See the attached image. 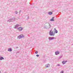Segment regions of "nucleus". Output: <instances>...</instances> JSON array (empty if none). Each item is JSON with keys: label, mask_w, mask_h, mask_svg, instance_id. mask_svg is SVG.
<instances>
[{"label": "nucleus", "mask_w": 73, "mask_h": 73, "mask_svg": "<svg viewBox=\"0 0 73 73\" xmlns=\"http://www.w3.org/2000/svg\"><path fill=\"white\" fill-rule=\"evenodd\" d=\"M52 31V30H51L49 32V35L50 36H54L55 34L54 33H53V31Z\"/></svg>", "instance_id": "f257e3e1"}, {"label": "nucleus", "mask_w": 73, "mask_h": 73, "mask_svg": "<svg viewBox=\"0 0 73 73\" xmlns=\"http://www.w3.org/2000/svg\"><path fill=\"white\" fill-rule=\"evenodd\" d=\"M15 19H16V18H13L12 19H9L7 21V22H8V21H9V23H10V22H12L13 21H15Z\"/></svg>", "instance_id": "f03ea898"}, {"label": "nucleus", "mask_w": 73, "mask_h": 73, "mask_svg": "<svg viewBox=\"0 0 73 73\" xmlns=\"http://www.w3.org/2000/svg\"><path fill=\"white\" fill-rule=\"evenodd\" d=\"M23 37H24V35L23 34L20 35L19 36L17 37L18 38H19V39H20V38H23Z\"/></svg>", "instance_id": "7ed1b4c3"}, {"label": "nucleus", "mask_w": 73, "mask_h": 73, "mask_svg": "<svg viewBox=\"0 0 73 73\" xmlns=\"http://www.w3.org/2000/svg\"><path fill=\"white\" fill-rule=\"evenodd\" d=\"M55 38H54V37H48V39L49 41H50V40H53V39H54Z\"/></svg>", "instance_id": "20e7f679"}, {"label": "nucleus", "mask_w": 73, "mask_h": 73, "mask_svg": "<svg viewBox=\"0 0 73 73\" xmlns=\"http://www.w3.org/2000/svg\"><path fill=\"white\" fill-rule=\"evenodd\" d=\"M19 27V25L18 24H17L16 25H15V27H14V28L15 29H17V28H18Z\"/></svg>", "instance_id": "39448f33"}, {"label": "nucleus", "mask_w": 73, "mask_h": 73, "mask_svg": "<svg viewBox=\"0 0 73 73\" xmlns=\"http://www.w3.org/2000/svg\"><path fill=\"white\" fill-rule=\"evenodd\" d=\"M23 28L22 27H20L18 28V29L19 30V31H21L23 29Z\"/></svg>", "instance_id": "423d86ee"}, {"label": "nucleus", "mask_w": 73, "mask_h": 73, "mask_svg": "<svg viewBox=\"0 0 73 73\" xmlns=\"http://www.w3.org/2000/svg\"><path fill=\"white\" fill-rule=\"evenodd\" d=\"M55 55H58L60 54V52L58 51H57L55 52Z\"/></svg>", "instance_id": "0eeeda50"}, {"label": "nucleus", "mask_w": 73, "mask_h": 73, "mask_svg": "<svg viewBox=\"0 0 73 73\" xmlns=\"http://www.w3.org/2000/svg\"><path fill=\"white\" fill-rule=\"evenodd\" d=\"M8 52H12V49L11 48H9L8 49Z\"/></svg>", "instance_id": "6e6552de"}, {"label": "nucleus", "mask_w": 73, "mask_h": 73, "mask_svg": "<svg viewBox=\"0 0 73 73\" xmlns=\"http://www.w3.org/2000/svg\"><path fill=\"white\" fill-rule=\"evenodd\" d=\"M48 24H49V27H48V29H50V28L52 27V26L49 23H48Z\"/></svg>", "instance_id": "1a4fd4ad"}, {"label": "nucleus", "mask_w": 73, "mask_h": 73, "mask_svg": "<svg viewBox=\"0 0 73 73\" xmlns=\"http://www.w3.org/2000/svg\"><path fill=\"white\" fill-rule=\"evenodd\" d=\"M54 17H52V19H50V21H54Z\"/></svg>", "instance_id": "9d476101"}, {"label": "nucleus", "mask_w": 73, "mask_h": 73, "mask_svg": "<svg viewBox=\"0 0 73 73\" xmlns=\"http://www.w3.org/2000/svg\"><path fill=\"white\" fill-rule=\"evenodd\" d=\"M50 66V65L49 64H46V68H49Z\"/></svg>", "instance_id": "9b49d317"}, {"label": "nucleus", "mask_w": 73, "mask_h": 73, "mask_svg": "<svg viewBox=\"0 0 73 73\" xmlns=\"http://www.w3.org/2000/svg\"><path fill=\"white\" fill-rule=\"evenodd\" d=\"M66 62H67V61H65L64 60L62 62V63L64 64H65V63H66Z\"/></svg>", "instance_id": "f8f14e48"}, {"label": "nucleus", "mask_w": 73, "mask_h": 73, "mask_svg": "<svg viewBox=\"0 0 73 73\" xmlns=\"http://www.w3.org/2000/svg\"><path fill=\"white\" fill-rule=\"evenodd\" d=\"M52 14H53V13L51 11L49 12L48 13V14L49 15H52Z\"/></svg>", "instance_id": "ddd939ff"}, {"label": "nucleus", "mask_w": 73, "mask_h": 73, "mask_svg": "<svg viewBox=\"0 0 73 73\" xmlns=\"http://www.w3.org/2000/svg\"><path fill=\"white\" fill-rule=\"evenodd\" d=\"M4 60V58L2 56H1L0 57V60Z\"/></svg>", "instance_id": "4468645a"}, {"label": "nucleus", "mask_w": 73, "mask_h": 73, "mask_svg": "<svg viewBox=\"0 0 73 73\" xmlns=\"http://www.w3.org/2000/svg\"><path fill=\"white\" fill-rule=\"evenodd\" d=\"M62 57V55L59 57V59H60V58H61Z\"/></svg>", "instance_id": "2eb2a0df"}, {"label": "nucleus", "mask_w": 73, "mask_h": 73, "mask_svg": "<svg viewBox=\"0 0 73 73\" xmlns=\"http://www.w3.org/2000/svg\"><path fill=\"white\" fill-rule=\"evenodd\" d=\"M44 28L45 29H48V28H47V27L46 25L45 26V27H44Z\"/></svg>", "instance_id": "dca6fc26"}, {"label": "nucleus", "mask_w": 73, "mask_h": 73, "mask_svg": "<svg viewBox=\"0 0 73 73\" xmlns=\"http://www.w3.org/2000/svg\"><path fill=\"white\" fill-rule=\"evenodd\" d=\"M55 32L56 33H58V31H57V30L55 31Z\"/></svg>", "instance_id": "f3484780"}, {"label": "nucleus", "mask_w": 73, "mask_h": 73, "mask_svg": "<svg viewBox=\"0 0 73 73\" xmlns=\"http://www.w3.org/2000/svg\"><path fill=\"white\" fill-rule=\"evenodd\" d=\"M35 54H37L38 53V51H36V52H35Z\"/></svg>", "instance_id": "a211bd4d"}, {"label": "nucleus", "mask_w": 73, "mask_h": 73, "mask_svg": "<svg viewBox=\"0 0 73 73\" xmlns=\"http://www.w3.org/2000/svg\"><path fill=\"white\" fill-rule=\"evenodd\" d=\"M15 13L16 14H17V13H18V12L17 11H15Z\"/></svg>", "instance_id": "6ab92c4d"}, {"label": "nucleus", "mask_w": 73, "mask_h": 73, "mask_svg": "<svg viewBox=\"0 0 73 73\" xmlns=\"http://www.w3.org/2000/svg\"><path fill=\"white\" fill-rule=\"evenodd\" d=\"M46 62V60L43 61V62Z\"/></svg>", "instance_id": "aec40b11"}, {"label": "nucleus", "mask_w": 73, "mask_h": 73, "mask_svg": "<svg viewBox=\"0 0 73 73\" xmlns=\"http://www.w3.org/2000/svg\"><path fill=\"white\" fill-rule=\"evenodd\" d=\"M60 73H64V71H62L60 72Z\"/></svg>", "instance_id": "412c9836"}, {"label": "nucleus", "mask_w": 73, "mask_h": 73, "mask_svg": "<svg viewBox=\"0 0 73 73\" xmlns=\"http://www.w3.org/2000/svg\"><path fill=\"white\" fill-rule=\"evenodd\" d=\"M36 56L37 57H38L39 56V55L37 54L36 55Z\"/></svg>", "instance_id": "4be33fe9"}, {"label": "nucleus", "mask_w": 73, "mask_h": 73, "mask_svg": "<svg viewBox=\"0 0 73 73\" xmlns=\"http://www.w3.org/2000/svg\"><path fill=\"white\" fill-rule=\"evenodd\" d=\"M54 31H55L56 30V28H55L54 29Z\"/></svg>", "instance_id": "5701e85b"}, {"label": "nucleus", "mask_w": 73, "mask_h": 73, "mask_svg": "<svg viewBox=\"0 0 73 73\" xmlns=\"http://www.w3.org/2000/svg\"><path fill=\"white\" fill-rule=\"evenodd\" d=\"M58 66H60V64H58Z\"/></svg>", "instance_id": "b1692460"}, {"label": "nucleus", "mask_w": 73, "mask_h": 73, "mask_svg": "<svg viewBox=\"0 0 73 73\" xmlns=\"http://www.w3.org/2000/svg\"><path fill=\"white\" fill-rule=\"evenodd\" d=\"M27 19H29V16H28V17H27Z\"/></svg>", "instance_id": "393cba45"}, {"label": "nucleus", "mask_w": 73, "mask_h": 73, "mask_svg": "<svg viewBox=\"0 0 73 73\" xmlns=\"http://www.w3.org/2000/svg\"><path fill=\"white\" fill-rule=\"evenodd\" d=\"M19 13H21V11H19Z\"/></svg>", "instance_id": "a878e982"}, {"label": "nucleus", "mask_w": 73, "mask_h": 73, "mask_svg": "<svg viewBox=\"0 0 73 73\" xmlns=\"http://www.w3.org/2000/svg\"><path fill=\"white\" fill-rule=\"evenodd\" d=\"M16 48H18V47H17Z\"/></svg>", "instance_id": "bb28decb"}, {"label": "nucleus", "mask_w": 73, "mask_h": 73, "mask_svg": "<svg viewBox=\"0 0 73 73\" xmlns=\"http://www.w3.org/2000/svg\"><path fill=\"white\" fill-rule=\"evenodd\" d=\"M17 53H19V52H18Z\"/></svg>", "instance_id": "cd10ccee"}, {"label": "nucleus", "mask_w": 73, "mask_h": 73, "mask_svg": "<svg viewBox=\"0 0 73 73\" xmlns=\"http://www.w3.org/2000/svg\"><path fill=\"white\" fill-rule=\"evenodd\" d=\"M1 71H0V73H1Z\"/></svg>", "instance_id": "c85d7f7f"}, {"label": "nucleus", "mask_w": 73, "mask_h": 73, "mask_svg": "<svg viewBox=\"0 0 73 73\" xmlns=\"http://www.w3.org/2000/svg\"><path fill=\"white\" fill-rule=\"evenodd\" d=\"M32 4H33V3H32Z\"/></svg>", "instance_id": "c756f323"}]
</instances>
